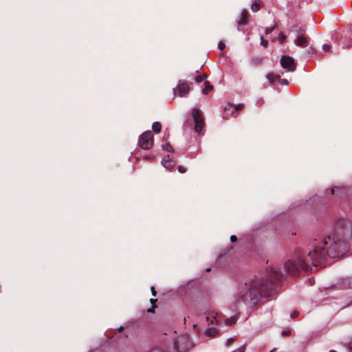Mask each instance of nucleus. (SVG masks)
I'll use <instances>...</instances> for the list:
<instances>
[{
  "label": "nucleus",
  "mask_w": 352,
  "mask_h": 352,
  "mask_svg": "<svg viewBox=\"0 0 352 352\" xmlns=\"http://www.w3.org/2000/svg\"><path fill=\"white\" fill-rule=\"evenodd\" d=\"M282 274L277 269L271 270L270 280L263 283L259 278L255 277L245 283L239 289V297L248 307L256 305L261 296H268L273 289V284L278 280Z\"/></svg>",
  "instance_id": "nucleus-1"
},
{
  "label": "nucleus",
  "mask_w": 352,
  "mask_h": 352,
  "mask_svg": "<svg viewBox=\"0 0 352 352\" xmlns=\"http://www.w3.org/2000/svg\"><path fill=\"white\" fill-rule=\"evenodd\" d=\"M328 242L324 239L323 246L316 247L313 251L310 252L307 258V263H311L314 266L322 265L325 260L327 255L331 257H336L338 254L336 250L340 246V244L334 243L331 245L329 248H327Z\"/></svg>",
  "instance_id": "nucleus-2"
},
{
  "label": "nucleus",
  "mask_w": 352,
  "mask_h": 352,
  "mask_svg": "<svg viewBox=\"0 0 352 352\" xmlns=\"http://www.w3.org/2000/svg\"><path fill=\"white\" fill-rule=\"evenodd\" d=\"M309 264L300 255H296L293 258L288 260L285 263V270L288 274H298L300 270H307Z\"/></svg>",
  "instance_id": "nucleus-3"
},
{
  "label": "nucleus",
  "mask_w": 352,
  "mask_h": 352,
  "mask_svg": "<svg viewBox=\"0 0 352 352\" xmlns=\"http://www.w3.org/2000/svg\"><path fill=\"white\" fill-rule=\"evenodd\" d=\"M153 146V135L151 131L142 133L138 139V146L140 148L149 150Z\"/></svg>",
  "instance_id": "nucleus-4"
},
{
  "label": "nucleus",
  "mask_w": 352,
  "mask_h": 352,
  "mask_svg": "<svg viewBox=\"0 0 352 352\" xmlns=\"http://www.w3.org/2000/svg\"><path fill=\"white\" fill-rule=\"evenodd\" d=\"M192 116L195 122V131L200 133L205 126L204 116L199 109L194 108Z\"/></svg>",
  "instance_id": "nucleus-5"
},
{
  "label": "nucleus",
  "mask_w": 352,
  "mask_h": 352,
  "mask_svg": "<svg viewBox=\"0 0 352 352\" xmlns=\"http://www.w3.org/2000/svg\"><path fill=\"white\" fill-rule=\"evenodd\" d=\"M190 90V85L185 80H179L178 84L175 89H174L175 94H177L180 97L186 96Z\"/></svg>",
  "instance_id": "nucleus-6"
},
{
  "label": "nucleus",
  "mask_w": 352,
  "mask_h": 352,
  "mask_svg": "<svg viewBox=\"0 0 352 352\" xmlns=\"http://www.w3.org/2000/svg\"><path fill=\"white\" fill-rule=\"evenodd\" d=\"M280 64L287 72H294L296 69V63L291 56H283L280 59Z\"/></svg>",
  "instance_id": "nucleus-7"
},
{
  "label": "nucleus",
  "mask_w": 352,
  "mask_h": 352,
  "mask_svg": "<svg viewBox=\"0 0 352 352\" xmlns=\"http://www.w3.org/2000/svg\"><path fill=\"white\" fill-rule=\"evenodd\" d=\"M188 342V338L184 336H182V337L179 338L177 342L175 343V349L179 352H184L187 349L186 346L187 345Z\"/></svg>",
  "instance_id": "nucleus-8"
},
{
  "label": "nucleus",
  "mask_w": 352,
  "mask_h": 352,
  "mask_svg": "<svg viewBox=\"0 0 352 352\" xmlns=\"http://www.w3.org/2000/svg\"><path fill=\"white\" fill-rule=\"evenodd\" d=\"M162 164L166 169H171L175 166V162L170 160L169 155L166 156L162 161Z\"/></svg>",
  "instance_id": "nucleus-9"
},
{
  "label": "nucleus",
  "mask_w": 352,
  "mask_h": 352,
  "mask_svg": "<svg viewBox=\"0 0 352 352\" xmlns=\"http://www.w3.org/2000/svg\"><path fill=\"white\" fill-rule=\"evenodd\" d=\"M295 44L301 47H305L308 45V41L306 37L303 36H298L294 41Z\"/></svg>",
  "instance_id": "nucleus-10"
},
{
  "label": "nucleus",
  "mask_w": 352,
  "mask_h": 352,
  "mask_svg": "<svg viewBox=\"0 0 352 352\" xmlns=\"http://www.w3.org/2000/svg\"><path fill=\"white\" fill-rule=\"evenodd\" d=\"M248 21V11L246 10H243L241 14L240 18L237 22L239 25H245Z\"/></svg>",
  "instance_id": "nucleus-11"
},
{
  "label": "nucleus",
  "mask_w": 352,
  "mask_h": 352,
  "mask_svg": "<svg viewBox=\"0 0 352 352\" xmlns=\"http://www.w3.org/2000/svg\"><path fill=\"white\" fill-rule=\"evenodd\" d=\"M204 88L202 90V93L204 94H207L209 91H212L213 89L212 85H210V83L208 81H206L204 82Z\"/></svg>",
  "instance_id": "nucleus-12"
},
{
  "label": "nucleus",
  "mask_w": 352,
  "mask_h": 352,
  "mask_svg": "<svg viewBox=\"0 0 352 352\" xmlns=\"http://www.w3.org/2000/svg\"><path fill=\"white\" fill-rule=\"evenodd\" d=\"M152 129L155 133H159L162 129V125L159 122H155L152 124Z\"/></svg>",
  "instance_id": "nucleus-13"
},
{
  "label": "nucleus",
  "mask_w": 352,
  "mask_h": 352,
  "mask_svg": "<svg viewBox=\"0 0 352 352\" xmlns=\"http://www.w3.org/2000/svg\"><path fill=\"white\" fill-rule=\"evenodd\" d=\"M260 5H261V1L260 0H256L252 5H251V10L252 12H258L260 9Z\"/></svg>",
  "instance_id": "nucleus-14"
},
{
  "label": "nucleus",
  "mask_w": 352,
  "mask_h": 352,
  "mask_svg": "<svg viewBox=\"0 0 352 352\" xmlns=\"http://www.w3.org/2000/svg\"><path fill=\"white\" fill-rule=\"evenodd\" d=\"M267 79L269 80L270 82L272 83L274 82L276 79L280 78V76L278 75H275L273 73H269L266 75Z\"/></svg>",
  "instance_id": "nucleus-15"
},
{
  "label": "nucleus",
  "mask_w": 352,
  "mask_h": 352,
  "mask_svg": "<svg viewBox=\"0 0 352 352\" xmlns=\"http://www.w3.org/2000/svg\"><path fill=\"white\" fill-rule=\"evenodd\" d=\"M206 335L209 336H214L217 333V331L213 328H209L206 331Z\"/></svg>",
  "instance_id": "nucleus-16"
},
{
  "label": "nucleus",
  "mask_w": 352,
  "mask_h": 352,
  "mask_svg": "<svg viewBox=\"0 0 352 352\" xmlns=\"http://www.w3.org/2000/svg\"><path fill=\"white\" fill-rule=\"evenodd\" d=\"M208 76L206 74L197 76L195 77V81L198 83L202 82L204 79L207 78Z\"/></svg>",
  "instance_id": "nucleus-17"
},
{
  "label": "nucleus",
  "mask_w": 352,
  "mask_h": 352,
  "mask_svg": "<svg viewBox=\"0 0 352 352\" xmlns=\"http://www.w3.org/2000/svg\"><path fill=\"white\" fill-rule=\"evenodd\" d=\"M236 320V317H231L230 318H227L225 321L226 324L227 325H231L232 324H234Z\"/></svg>",
  "instance_id": "nucleus-18"
},
{
  "label": "nucleus",
  "mask_w": 352,
  "mask_h": 352,
  "mask_svg": "<svg viewBox=\"0 0 352 352\" xmlns=\"http://www.w3.org/2000/svg\"><path fill=\"white\" fill-rule=\"evenodd\" d=\"M162 148L167 151H171L173 150L171 145L167 142L162 145Z\"/></svg>",
  "instance_id": "nucleus-19"
},
{
  "label": "nucleus",
  "mask_w": 352,
  "mask_h": 352,
  "mask_svg": "<svg viewBox=\"0 0 352 352\" xmlns=\"http://www.w3.org/2000/svg\"><path fill=\"white\" fill-rule=\"evenodd\" d=\"M178 171L181 173H185L187 171V168L182 165H179L177 168Z\"/></svg>",
  "instance_id": "nucleus-20"
},
{
  "label": "nucleus",
  "mask_w": 352,
  "mask_h": 352,
  "mask_svg": "<svg viewBox=\"0 0 352 352\" xmlns=\"http://www.w3.org/2000/svg\"><path fill=\"white\" fill-rule=\"evenodd\" d=\"M285 38H286V36H285V34L280 32L278 35L279 42H280V43L284 42Z\"/></svg>",
  "instance_id": "nucleus-21"
},
{
  "label": "nucleus",
  "mask_w": 352,
  "mask_h": 352,
  "mask_svg": "<svg viewBox=\"0 0 352 352\" xmlns=\"http://www.w3.org/2000/svg\"><path fill=\"white\" fill-rule=\"evenodd\" d=\"M268 41L265 40L263 36L261 37V45L263 47H266L267 45Z\"/></svg>",
  "instance_id": "nucleus-22"
},
{
  "label": "nucleus",
  "mask_w": 352,
  "mask_h": 352,
  "mask_svg": "<svg viewBox=\"0 0 352 352\" xmlns=\"http://www.w3.org/2000/svg\"><path fill=\"white\" fill-rule=\"evenodd\" d=\"M234 338H230L227 339L226 345L228 346L230 344H232L234 342Z\"/></svg>",
  "instance_id": "nucleus-23"
},
{
  "label": "nucleus",
  "mask_w": 352,
  "mask_h": 352,
  "mask_svg": "<svg viewBox=\"0 0 352 352\" xmlns=\"http://www.w3.org/2000/svg\"><path fill=\"white\" fill-rule=\"evenodd\" d=\"M245 346H241L232 352H245Z\"/></svg>",
  "instance_id": "nucleus-24"
},
{
  "label": "nucleus",
  "mask_w": 352,
  "mask_h": 352,
  "mask_svg": "<svg viewBox=\"0 0 352 352\" xmlns=\"http://www.w3.org/2000/svg\"><path fill=\"white\" fill-rule=\"evenodd\" d=\"M218 47L220 50H223L226 47V45L224 44L223 42L220 41L218 44Z\"/></svg>",
  "instance_id": "nucleus-25"
},
{
  "label": "nucleus",
  "mask_w": 352,
  "mask_h": 352,
  "mask_svg": "<svg viewBox=\"0 0 352 352\" xmlns=\"http://www.w3.org/2000/svg\"><path fill=\"white\" fill-rule=\"evenodd\" d=\"M331 48V46L328 44H324L322 45V50L324 51H329Z\"/></svg>",
  "instance_id": "nucleus-26"
},
{
  "label": "nucleus",
  "mask_w": 352,
  "mask_h": 352,
  "mask_svg": "<svg viewBox=\"0 0 352 352\" xmlns=\"http://www.w3.org/2000/svg\"><path fill=\"white\" fill-rule=\"evenodd\" d=\"M274 27H272V28H267V29L265 30V34H268L271 33V32L274 30Z\"/></svg>",
  "instance_id": "nucleus-27"
},
{
  "label": "nucleus",
  "mask_w": 352,
  "mask_h": 352,
  "mask_svg": "<svg viewBox=\"0 0 352 352\" xmlns=\"http://www.w3.org/2000/svg\"><path fill=\"white\" fill-rule=\"evenodd\" d=\"M298 316V312L297 311H293V313L291 314V317L292 318H294Z\"/></svg>",
  "instance_id": "nucleus-28"
},
{
  "label": "nucleus",
  "mask_w": 352,
  "mask_h": 352,
  "mask_svg": "<svg viewBox=\"0 0 352 352\" xmlns=\"http://www.w3.org/2000/svg\"><path fill=\"white\" fill-rule=\"evenodd\" d=\"M149 352H163V351L161 349L154 348V349H152Z\"/></svg>",
  "instance_id": "nucleus-29"
},
{
  "label": "nucleus",
  "mask_w": 352,
  "mask_h": 352,
  "mask_svg": "<svg viewBox=\"0 0 352 352\" xmlns=\"http://www.w3.org/2000/svg\"><path fill=\"white\" fill-rule=\"evenodd\" d=\"M230 241L232 243L236 242L237 241V237L235 235H232L230 236Z\"/></svg>",
  "instance_id": "nucleus-30"
},
{
  "label": "nucleus",
  "mask_w": 352,
  "mask_h": 352,
  "mask_svg": "<svg viewBox=\"0 0 352 352\" xmlns=\"http://www.w3.org/2000/svg\"><path fill=\"white\" fill-rule=\"evenodd\" d=\"M151 290L153 296H155L156 294H157V292L155 291V287H151Z\"/></svg>",
  "instance_id": "nucleus-31"
},
{
  "label": "nucleus",
  "mask_w": 352,
  "mask_h": 352,
  "mask_svg": "<svg viewBox=\"0 0 352 352\" xmlns=\"http://www.w3.org/2000/svg\"><path fill=\"white\" fill-rule=\"evenodd\" d=\"M280 83L281 85H288V82H287V80L286 79L280 80Z\"/></svg>",
  "instance_id": "nucleus-32"
},
{
  "label": "nucleus",
  "mask_w": 352,
  "mask_h": 352,
  "mask_svg": "<svg viewBox=\"0 0 352 352\" xmlns=\"http://www.w3.org/2000/svg\"><path fill=\"white\" fill-rule=\"evenodd\" d=\"M348 348L352 350V341L347 344Z\"/></svg>",
  "instance_id": "nucleus-33"
},
{
  "label": "nucleus",
  "mask_w": 352,
  "mask_h": 352,
  "mask_svg": "<svg viewBox=\"0 0 352 352\" xmlns=\"http://www.w3.org/2000/svg\"><path fill=\"white\" fill-rule=\"evenodd\" d=\"M156 301H157V300H156V299H152V298H151V299L150 300V302H151L153 305Z\"/></svg>",
  "instance_id": "nucleus-34"
},
{
  "label": "nucleus",
  "mask_w": 352,
  "mask_h": 352,
  "mask_svg": "<svg viewBox=\"0 0 352 352\" xmlns=\"http://www.w3.org/2000/svg\"><path fill=\"white\" fill-rule=\"evenodd\" d=\"M148 312H153V308H150L148 309Z\"/></svg>",
  "instance_id": "nucleus-35"
},
{
  "label": "nucleus",
  "mask_w": 352,
  "mask_h": 352,
  "mask_svg": "<svg viewBox=\"0 0 352 352\" xmlns=\"http://www.w3.org/2000/svg\"><path fill=\"white\" fill-rule=\"evenodd\" d=\"M331 193L332 195H333V194H334V189H333V188H332V189L331 190Z\"/></svg>",
  "instance_id": "nucleus-36"
},
{
  "label": "nucleus",
  "mask_w": 352,
  "mask_h": 352,
  "mask_svg": "<svg viewBox=\"0 0 352 352\" xmlns=\"http://www.w3.org/2000/svg\"><path fill=\"white\" fill-rule=\"evenodd\" d=\"M329 352H337V351H334V350H331V351H330Z\"/></svg>",
  "instance_id": "nucleus-37"
},
{
  "label": "nucleus",
  "mask_w": 352,
  "mask_h": 352,
  "mask_svg": "<svg viewBox=\"0 0 352 352\" xmlns=\"http://www.w3.org/2000/svg\"><path fill=\"white\" fill-rule=\"evenodd\" d=\"M274 350H272L270 352H274Z\"/></svg>",
  "instance_id": "nucleus-38"
}]
</instances>
